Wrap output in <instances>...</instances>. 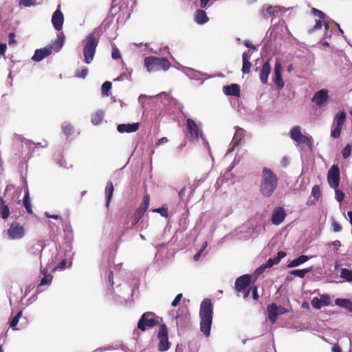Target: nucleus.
I'll list each match as a JSON object with an SVG mask.
<instances>
[{"label":"nucleus","instance_id":"obj_1","mask_svg":"<svg viewBox=\"0 0 352 352\" xmlns=\"http://www.w3.org/2000/svg\"><path fill=\"white\" fill-rule=\"evenodd\" d=\"M199 316L200 331L206 337H209L213 318V305L210 299L204 298L201 301Z\"/></svg>","mask_w":352,"mask_h":352},{"label":"nucleus","instance_id":"obj_2","mask_svg":"<svg viewBox=\"0 0 352 352\" xmlns=\"http://www.w3.org/2000/svg\"><path fill=\"white\" fill-rule=\"evenodd\" d=\"M278 177L267 168H263L261 173L260 192L263 196L270 197L275 192L278 186Z\"/></svg>","mask_w":352,"mask_h":352},{"label":"nucleus","instance_id":"obj_3","mask_svg":"<svg viewBox=\"0 0 352 352\" xmlns=\"http://www.w3.org/2000/svg\"><path fill=\"white\" fill-rule=\"evenodd\" d=\"M100 36L98 30L96 29L83 40V56L87 64L91 63L94 58Z\"/></svg>","mask_w":352,"mask_h":352},{"label":"nucleus","instance_id":"obj_4","mask_svg":"<svg viewBox=\"0 0 352 352\" xmlns=\"http://www.w3.org/2000/svg\"><path fill=\"white\" fill-rule=\"evenodd\" d=\"M170 65V62L166 58L148 56L144 58V66L148 72L167 71Z\"/></svg>","mask_w":352,"mask_h":352},{"label":"nucleus","instance_id":"obj_5","mask_svg":"<svg viewBox=\"0 0 352 352\" xmlns=\"http://www.w3.org/2000/svg\"><path fill=\"white\" fill-rule=\"evenodd\" d=\"M187 129L188 136L192 141H195L200 137L204 142L208 145V142L204 138L201 124L196 123L192 119L188 118L186 120Z\"/></svg>","mask_w":352,"mask_h":352},{"label":"nucleus","instance_id":"obj_6","mask_svg":"<svg viewBox=\"0 0 352 352\" xmlns=\"http://www.w3.org/2000/svg\"><path fill=\"white\" fill-rule=\"evenodd\" d=\"M345 121L346 113L344 111H339L334 117L331 131V136L333 139H337L340 137Z\"/></svg>","mask_w":352,"mask_h":352},{"label":"nucleus","instance_id":"obj_7","mask_svg":"<svg viewBox=\"0 0 352 352\" xmlns=\"http://www.w3.org/2000/svg\"><path fill=\"white\" fill-rule=\"evenodd\" d=\"M159 324L158 320L154 318V314L152 312H146L142 315L140 319L138 322V328L142 331H144L146 327L151 328Z\"/></svg>","mask_w":352,"mask_h":352},{"label":"nucleus","instance_id":"obj_8","mask_svg":"<svg viewBox=\"0 0 352 352\" xmlns=\"http://www.w3.org/2000/svg\"><path fill=\"white\" fill-rule=\"evenodd\" d=\"M157 338L160 341L158 350L160 351H168L170 347V343L168 341V330L166 324H163L160 326Z\"/></svg>","mask_w":352,"mask_h":352},{"label":"nucleus","instance_id":"obj_9","mask_svg":"<svg viewBox=\"0 0 352 352\" xmlns=\"http://www.w3.org/2000/svg\"><path fill=\"white\" fill-rule=\"evenodd\" d=\"M327 180L331 188L336 189L340 184V169L338 165L333 164L327 173Z\"/></svg>","mask_w":352,"mask_h":352},{"label":"nucleus","instance_id":"obj_10","mask_svg":"<svg viewBox=\"0 0 352 352\" xmlns=\"http://www.w3.org/2000/svg\"><path fill=\"white\" fill-rule=\"evenodd\" d=\"M8 236L10 240H19L22 239L25 235V230L23 227L17 222H14L10 225L8 230Z\"/></svg>","mask_w":352,"mask_h":352},{"label":"nucleus","instance_id":"obj_11","mask_svg":"<svg viewBox=\"0 0 352 352\" xmlns=\"http://www.w3.org/2000/svg\"><path fill=\"white\" fill-rule=\"evenodd\" d=\"M144 214L138 211H135L130 219H126L123 226L124 233L128 232L129 230L133 229L139 223Z\"/></svg>","mask_w":352,"mask_h":352},{"label":"nucleus","instance_id":"obj_12","mask_svg":"<svg viewBox=\"0 0 352 352\" xmlns=\"http://www.w3.org/2000/svg\"><path fill=\"white\" fill-rule=\"evenodd\" d=\"M328 91L322 89L316 91L311 98V102L318 107H322L328 99Z\"/></svg>","mask_w":352,"mask_h":352},{"label":"nucleus","instance_id":"obj_13","mask_svg":"<svg viewBox=\"0 0 352 352\" xmlns=\"http://www.w3.org/2000/svg\"><path fill=\"white\" fill-rule=\"evenodd\" d=\"M286 212L283 208L278 207L274 208L272 214L271 221L273 225H280L285 219Z\"/></svg>","mask_w":352,"mask_h":352},{"label":"nucleus","instance_id":"obj_14","mask_svg":"<svg viewBox=\"0 0 352 352\" xmlns=\"http://www.w3.org/2000/svg\"><path fill=\"white\" fill-rule=\"evenodd\" d=\"M234 164L230 166V169L224 175L221 176L217 179L214 184V188L217 190L222 191V190L226 188V186H229L230 183L228 182V177L230 175V171L234 168Z\"/></svg>","mask_w":352,"mask_h":352},{"label":"nucleus","instance_id":"obj_15","mask_svg":"<svg viewBox=\"0 0 352 352\" xmlns=\"http://www.w3.org/2000/svg\"><path fill=\"white\" fill-rule=\"evenodd\" d=\"M60 5L58 9L54 12L52 17V23L55 30L60 31L63 28L64 22V16L61 11L59 10Z\"/></svg>","mask_w":352,"mask_h":352},{"label":"nucleus","instance_id":"obj_16","mask_svg":"<svg viewBox=\"0 0 352 352\" xmlns=\"http://www.w3.org/2000/svg\"><path fill=\"white\" fill-rule=\"evenodd\" d=\"M250 282V276L245 274L237 278L235 281V289L237 292L245 290Z\"/></svg>","mask_w":352,"mask_h":352},{"label":"nucleus","instance_id":"obj_17","mask_svg":"<svg viewBox=\"0 0 352 352\" xmlns=\"http://www.w3.org/2000/svg\"><path fill=\"white\" fill-rule=\"evenodd\" d=\"M180 69L182 71L184 74H185L187 76H188L192 80H200L201 83L203 84L204 82V79H201L200 78L201 76L204 75L201 72L199 71H196L190 67H186L181 66ZM204 75H206L204 74Z\"/></svg>","mask_w":352,"mask_h":352},{"label":"nucleus","instance_id":"obj_18","mask_svg":"<svg viewBox=\"0 0 352 352\" xmlns=\"http://www.w3.org/2000/svg\"><path fill=\"white\" fill-rule=\"evenodd\" d=\"M297 146L300 148L301 151L303 150H312V142L311 138L309 136H306L302 134L296 141Z\"/></svg>","mask_w":352,"mask_h":352},{"label":"nucleus","instance_id":"obj_19","mask_svg":"<svg viewBox=\"0 0 352 352\" xmlns=\"http://www.w3.org/2000/svg\"><path fill=\"white\" fill-rule=\"evenodd\" d=\"M65 41V35L63 32H60L54 41H53L50 45L46 46L47 47H50L51 54L52 52H59Z\"/></svg>","mask_w":352,"mask_h":352},{"label":"nucleus","instance_id":"obj_20","mask_svg":"<svg viewBox=\"0 0 352 352\" xmlns=\"http://www.w3.org/2000/svg\"><path fill=\"white\" fill-rule=\"evenodd\" d=\"M281 64L280 62L276 61L274 66V82L277 85L278 89H282L284 87V81L281 76Z\"/></svg>","mask_w":352,"mask_h":352},{"label":"nucleus","instance_id":"obj_21","mask_svg":"<svg viewBox=\"0 0 352 352\" xmlns=\"http://www.w3.org/2000/svg\"><path fill=\"white\" fill-rule=\"evenodd\" d=\"M140 128L139 122H134L132 124H120L117 126L118 132L123 133H133L137 131Z\"/></svg>","mask_w":352,"mask_h":352},{"label":"nucleus","instance_id":"obj_22","mask_svg":"<svg viewBox=\"0 0 352 352\" xmlns=\"http://www.w3.org/2000/svg\"><path fill=\"white\" fill-rule=\"evenodd\" d=\"M50 54V47H45L42 49L36 50L34 55L32 57V60L35 62H40Z\"/></svg>","mask_w":352,"mask_h":352},{"label":"nucleus","instance_id":"obj_23","mask_svg":"<svg viewBox=\"0 0 352 352\" xmlns=\"http://www.w3.org/2000/svg\"><path fill=\"white\" fill-rule=\"evenodd\" d=\"M270 72L271 65L268 61H266L263 63L259 73V78L263 84H266L267 82L268 76Z\"/></svg>","mask_w":352,"mask_h":352},{"label":"nucleus","instance_id":"obj_24","mask_svg":"<svg viewBox=\"0 0 352 352\" xmlns=\"http://www.w3.org/2000/svg\"><path fill=\"white\" fill-rule=\"evenodd\" d=\"M279 6H263L261 8V13L262 16L267 19L270 16H274L276 13L280 11Z\"/></svg>","mask_w":352,"mask_h":352},{"label":"nucleus","instance_id":"obj_25","mask_svg":"<svg viewBox=\"0 0 352 352\" xmlns=\"http://www.w3.org/2000/svg\"><path fill=\"white\" fill-rule=\"evenodd\" d=\"M245 135L244 130L241 128L236 127V131L233 137V140L232 141V147L231 149L228 151V152H231L235 146H238L241 141L242 140L243 138Z\"/></svg>","mask_w":352,"mask_h":352},{"label":"nucleus","instance_id":"obj_26","mask_svg":"<svg viewBox=\"0 0 352 352\" xmlns=\"http://www.w3.org/2000/svg\"><path fill=\"white\" fill-rule=\"evenodd\" d=\"M269 320L272 323H274L277 320L278 314V307L274 303L270 304L267 307Z\"/></svg>","mask_w":352,"mask_h":352},{"label":"nucleus","instance_id":"obj_27","mask_svg":"<svg viewBox=\"0 0 352 352\" xmlns=\"http://www.w3.org/2000/svg\"><path fill=\"white\" fill-rule=\"evenodd\" d=\"M223 93L226 96H239L240 94V87L237 84L223 87Z\"/></svg>","mask_w":352,"mask_h":352},{"label":"nucleus","instance_id":"obj_28","mask_svg":"<svg viewBox=\"0 0 352 352\" xmlns=\"http://www.w3.org/2000/svg\"><path fill=\"white\" fill-rule=\"evenodd\" d=\"M320 197V187L318 185H315L313 186L311 189V197L308 199L307 201V205H315L316 202L319 199Z\"/></svg>","mask_w":352,"mask_h":352},{"label":"nucleus","instance_id":"obj_29","mask_svg":"<svg viewBox=\"0 0 352 352\" xmlns=\"http://www.w3.org/2000/svg\"><path fill=\"white\" fill-rule=\"evenodd\" d=\"M44 249V243L42 241H38L32 245L30 252L32 254L38 256L39 260H41V252Z\"/></svg>","mask_w":352,"mask_h":352},{"label":"nucleus","instance_id":"obj_30","mask_svg":"<svg viewBox=\"0 0 352 352\" xmlns=\"http://www.w3.org/2000/svg\"><path fill=\"white\" fill-rule=\"evenodd\" d=\"M209 18L207 16L206 12L203 10H197L195 12V21L198 24H204L207 23Z\"/></svg>","mask_w":352,"mask_h":352},{"label":"nucleus","instance_id":"obj_31","mask_svg":"<svg viewBox=\"0 0 352 352\" xmlns=\"http://www.w3.org/2000/svg\"><path fill=\"white\" fill-rule=\"evenodd\" d=\"M41 274L43 278L41 280V283L38 285V287L44 285H50L52 283L53 276L52 274L47 273V269H41Z\"/></svg>","mask_w":352,"mask_h":352},{"label":"nucleus","instance_id":"obj_32","mask_svg":"<svg viewBox=\"0 0 352 352\" xmlns=\"http://www.w3.org/2000/svg\"><path fill=\"white\" fill-rule=\"evenodd\" d=\"M10 216L9 207L6 204L4 200L0 197V217L7 219Z\"/></svg>","mask_w":352,"mask_h":352},{"label":"nucleus","instance_id":"obj_33","mask_svg":"<svg viewBox=\"0 0 352 352\" xmlns=\"http://www.w3.org/2000/svg\"><path fill=\"white\" fill-rule=\"evenodd\" d=\"M113 191H114V188H113V185L112 182H107L106 187H105V197H106V201H107V203H106L107 207H108L109 205V203L111 200V198H112V196L113 194Z\"/></svg>","mask_w":352,"mask_h":352},{"label":"nucleus","instance_id":"obj_34","mask_svg":"<svg viewBox=\"0 0 352 352\" xmlns=\"http://www.w3.org/2000/svg\"><path fill=\"white\" fill-rule=\"evenodd\" d=\"M335 302L336 305L345 308L352 313V302L351 300L344 298H337Z\"/></svg>","mask_w":352,"mask_h":352},{"label":"nucleus","instance_id":"obj_35","mask_svg":"<svg viewBox=\"0 0 352 352\" xmlns=\"http://www.w3.org/2000/svg\"><path fill=\"white\" fill-rule=\"evenodd\" d=\"M104 112L102 110H98L91 116V123L94 125L100 124L104 118Z\"/></svg>","mask_w":352,"mask_h":352},{"label":"nucleus","instance_id":"obj_36","mask_svg":"<svg viewBox=\"0 0 352 352\" xmlns=\"http://www.w3.org/2000/svg\"><path fill=\"white\" fill-rule=\"evenodd\" d=\"M150 201V197L148 195H145L143 197V199L142 201V203L140 206V207L136 210V211L139 212L140 213L144 214L145 212L148 208Z\"/></svg>","mask_w":352,"mask_h":352},{"label":"nucleus","instance_id":"obj_37","mask_svg":"<svg viewBox=\"0 0 352 352\" xmlns=\"http://www.w3.org/2000/svg\"><path fill=\"white\" fill-rule=\"evenodd\" d=\"M309 260V257L306 255H301L299 257L292 260L289 264V267H297Z\"/></svg>","mask_w":352,"mask_h":352},{"label":"nucleus","instance_id":"obj_38","mask_svg":"<svg viewBox=\"0 0 352 352\" xmlns=\"http://www.w3.org/2000/svg\"><path fill=\"white\" fill-rule=\"evenodd\" d=\"M155 97L157 98H161L162 100V102L164 105L170 104V100L175 101L176 102H177V101L175 98L170 96L169 94L166 92H162L156 95Z\"/></svg>","mask_w":352,"mask_h":352},{"label":"nucleus","instance_id":"obj_39","mask_svg":"<svg viewBox=\"0 0 352 352\" xmlns=\"http://www.w3.org/2000/svg\"><path fill=\"white\" fill-rule=\"evenodd\" d=\"M300 129V126H295L290 130V138L294 141L296 142L301 135H302Z\"/></svg>","mask_w":352,"mask_h":352},{"label":"nucleus","instance_id":"obj_40","mask_svg":"<svg viewBox=\"0 0 352 352\" xmlns=\"http://www.w3.org/2000/svg\"><path fill=\"white\" fill-rule=\"evenodd\" d=\"M312 270V267L294 270L291 272V274L300 278H304L305 274L310 272Z\"/></svg>","mask_w":352,"mask_h":352},{"label":"nucleus","instance_id":"obj_41","mask_svg":"<svg viewBox=\"0 0 352 352\" xmlns=\"http://www.w3.org/2000/svg\"><path fill=\"white\" fill-rule=\"evenodd\" d=\"M23 205L28 213H32V206L30 201V195L28 190H26L23 197Z\"/></svg>","mask_w":352,"mask_h":352},{"label":"nucleus","instance_id":"obj_42","mask_svg":"<svg viewBox=\"0 0 352 352\" xmlns=\"http://www.w3.org/2000/svg\"><path fill=\"white\" fill-rule=\"evenodd\" d=\"M340 276L349 282H352V270L342 268L341 270Z\"/></svg>","mask_w":352,"mask_h":352},{"label":"nucleus","instance_id":"obj_43","mask_svg":"<svg viewBox=\"0 0 352 352\" xmlns=\"http://www.w3.org/2000/svg\"><path fill=\"white\" fill-rule=\"evenodd\" d=\"M111 87H112V84L109 81H105L102 85L101 89H102V96H109V91H110V90L111 89Z\"/></svg>","mask_w":352,"mask_h":352},{"label":"nucleus","instance_id":"obj_44","mask_svg":"<svg viewBox=\"0 0 352 352\" xmlns=\"http://www.w3.org/2000/svg\"><path fill=\"white\" fill-rule=\"evenodd\" d=\"M22 316V311H19L16 315L12 318V319L11 320L10 322V327L14 329V330H16L18 329L16 327L17 325V324L19 323V318L21 317Z\"/></svg>","mask_w":352,"mask_h":352},{"label":"nucleus","instance_id":"obj_45","mask_svg":"<svg viewBox=\"0 0 352 352\" xmlns=\"http://www.w3.org/2000/svg\"><path fill=\"white\" fill-rule=\"evenodd\" d=\"M63 132L68 137L73 133V126L69 122H64L62 124Z\"/></svg>","mask_w":352,"mask_h":352},{"label":"nucleus","instance_id":"obj_46","mask_svg":"<svg viewBox=\"0 0 352 352\" xmlns=\"http://www.w3.org/2000/svg\"><path fill=\"white\" fill-rule=\"evenodd\" d=\"M88 74V69L86 67H83L81 69H77L75 73V76L78 78H85Z\"/></svg>","mask_w":352,"mask_h":352},{"label":"nucleus","instance_id":"obj_47","mask_svg":"<svg viewBox=\"0 0 352 352\" xmlns=\"http://www.w3.org/2000/svg\"><path fill=\"white\" fill-rule=\"evenodd\" d=\"M243 62V66H242V72L243 74H249L250 72V68L252 66V63H250V60H242Z\"/></svg>","mask_w":352,"mask_h":352},{"label":"nucleus","instance_id":"obj_48","mask_svg":"<svg viewBox=\"0 0 352 352\" xmlns=\"http://www.w3.org/2000/svg\"><path fill=\"white\" fill-rule=\"evenodd\" d=\"M352 151V146L348 144L342 150V155L344 159L348 158L351 154Z\"/></svg>","mask_w":352,"mask_h":352},{"label":"nucleus","instance_id":"obj_49","mask_svg":"<svg viewBox=\"0 0 352 352\" xmlns=\"http://www.w3.org/2000/svg\"><path fill=\"white\" fill-rule=\"evenodd\" d=\"M20 6L31 7L36 5V0H19Z\"/></svg>","mask_w":352,"mask_h":352},{"label":"nucleus","instance_id":"obj_50","mask_svg":"<svg viewBox=\"0 0 352 352\" xmlns=\"http://www.w3.org/2000/svg\"><path fill=\"white\" fill-rule=\"evenodd\" d=\"M311 305L314 308L317 309H320L323 306L321 301L320 300V298L317 297L313 298L311 300Z\"/></svg>","mask_w":352,"mask_h":352},{"label":"nucleus","instance_id":"obj_51","mask_svg":"<svg viewBox=\"0 0 352 352\" xmlns=\"http://www.w3.org/2000/svg\"><path fill=\"white\" fill-rule=\"evenodd\" d=\"M286 256V253L283 251H280L278 252L276 256L272 258L274 265L278 264L282 258H283Z\"/></svg>","mask_w":352,"mask_h":352},{"label":"nucleus","instance_id":"obj_52","mask_svg":"<svg viewBox=\"0 0 352 352\" xmlns=\"http://www.w3.org/2000/svg\"><path fill=\"white\" fill-rule=\"evenodd\" d=\"M117 347H115L112 345H109L108 346H101L96 349H95L93 352H104L107 351L115 350L117 349Z\"/></svg>","mask_w":352,"mask_h":352},{"label":"nucleus","instance_id":"obj_53","mask_svg":"<svg viewBox=\"0 0 352 352\" xmlns=\"http://www.w3.org/2000/svg\"><path fill=\"white\" fill-rule=\"evenodd\" d=\"M319 298H320V300L321 301L322 304L323 305V306H327L331 302L330 297L328 295H325V294L321 295Z\"/></svg>","mask_w":352,"mask_h":352},{"label":"nucleus","instance_id":"obj_54","mask_svg":"<svg viewBox=\"0 0 352 352\" xmlns=\"http://www.w3.org/2000/svg\"><path fill=\"white\" fill-rule=\"evenodd\" d=\"M311 13L314 15L318 16L320 18V19H322V20L324 19L325 16H326L325 14L323 12H322L321 10H318L316 8H313L311 10Z\"/></svg>","mask_w":352,"mask_h":352},{"label":"nucleus","instance_id":"obj_55","mask_svg":"<svg viewBox=\"0 0 352 352\" xmlns=\"http://www.w3.org/2000/svg\"><path fill=\"white\" fill-rule=\"evenodd\" d=\"M335 193H336V199L339 202L341 203L344 198V194L341 190H338V188L335 189Z\"/></svg>","mask_w":352,"mask_h":352},{"label":"nucleus","instance_id":"obj_56","mask_svg":"<svg viewBox=\"0 0 352 352\" xmlns=\"http://www.w3.org/2000/svg\"><path fill=\"white\" fill-rule=\"evenodd\" d=\"M186 187H183L181 190L179 192L178 195L182 201H186L188 200V197L186 196Z\"/></svg>","mask_w":352,"mask_h":352},{"label":"nucleus","instance_id":"obj_57","mask_svg":"<svg viewBox=\"0 0 352 352\" xmlns=\"http://www.w3.org/2000/svg\"><path fill=\"white\" fill-rule=\"evenodd\" d=\"M111 57L113 59H118L121 58V54L119 50L116 47H113Z\"/></svg>","mask_w":352,"mask_h":352},{"label":"nucleus","instance_id":"obj_58","mask_svg":"<svg viewBox=\"0 0 352 352\" xmlns=\"http://www.w3.org/2000/svg\"><path fill=\"white\" fill-rule=\"evenodd\" d=\"M33 145H34V143L28 140H23L21 141L22 148L30 149Z\"/></svg>","mask_w":352,"mask_h":352},{"label":"nucleus","instance_id":"obj_59","mask_svg":"<svg viewBox=\"0 0 352 352\" xmlns=\"http://www.w3.org/2000/svg\"><path fill=\"white\" fill-rule=\"evenodd\" d=\"M182 297H183L182 294H177L176 296V297L175 298V299L173 300V302L171 303V305L173 307H177L179 305V303L180 300H182Z\"/></svg>","mask_w":352,"mask_h":352},{"label":"nucleus","instance_id":"obj_60","mask_svg":"<svg viewBox=\"0 0 352 352\" xmlns=\"http://www.w3.org/2000/svg\"><path fill=\"white\" fill-rule=\"evenodd\" d=\"M333 230L335 232H338L342 230V226L336 221L333 220L332 222Z\"/></svg>","mask_w":352,"mask_h":352},{"label":"nucleus","instance_id":"obj_61","mask_svg":"<svg viewBox=\"0 0 352 352\" xmlns=\"http://www.w3.org/2000/svg\"><path fill=\"white\" fill-rule=\"evenodd\" d=\"M130 77V74L126 72L122 73L118 77L114 79V81H122L125 79H128Z\"/></svg>","mask_w":352,"mask_h":352},{"label":"nucleus","instance_id":"obj_62","mask_svg":"<svg viewBox=\"0 0 352 352\" xmlns=\"http://www.w3.org/2000/svg\"><path fill=\"white\" fill-rule=\"evenodd\" d=\"M8 42L9 45H15L16 41L15 40V34L14 32H10L8 34Z\"/></svg>","mask_w":352,"mask_h":352},{"label":"nucleus","instance_id":"obj_63","mask_svg":"<svg viewBox=\"0 0 352 352\" xmlns=\"http://www.w3.org/2000/svg\"><path fill=\"white\" fill-rule=\"evenodd\" d=\"M206 246H207V242H205L204 244V246L202 247V248L200 249L199 251L197 254H195L194 260L195 261L199 260V258H200L202 252H204V250L206 248Z\"/></svg>","mask_w":352,"mask_h":352},{"label":"nucleus","instance_id":"obj_64","mask_svg":"<svg viewBox=\"0 0 352 352\" xmlns=\"http://www.w3.org/2000/svg\"><path fill=\"white\" fill-rule=\"evenodd\" d=\"M322 23L321 20H317L316 21V23H315L314 28L309 30V32L311 33L315 30L320 29L322 28Z\"/></svg>","mask_w":352,"mask_h":352}]
</instances>
